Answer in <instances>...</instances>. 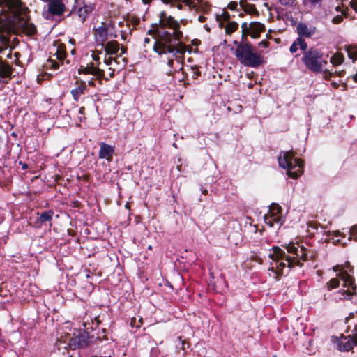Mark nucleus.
Wrapping results in <instances>:
<instances>
[{"label": "nucleus", "mask_w": 357, "mask_h": 357, "mask_svg": "<svg viewBox=\"0 0 357 357\" xmlns=\"http://www.w3.org/2000/svg\"><path fill=\"white\" fill-rule=\"evenodd\" d=\"M206 18L203 15H199L198 17V20L199 22L203 23L206 21Z\"/></svg>", "instance_id": "obj_51"}, {"label": "nucleus", "mask_w": 357, "mask_h": 357, "mask_svg": "<svg viewBox=\"0 0 357 357\" xmlns=\"http://www.w3.org/2000/svg\"><path fill=\"white\" fill-rule=\"evenodd\" d=\"M241 39L248 40L250 36L252 38H259L261 33L266 30L265 25L259 22H252L250 24L244 22L241 24Z\"/></svg>", "instance_id": "obj_8"}, {"label": "nucleus", "mask_w": 357, "mask_h": 357, "mask_svg": "<svg viewBox=\"0 0 357 357\" xmlns=\"http://www.w3.org/2000/svg\"><path fill=\"white\" fill-rule=\"evenodd\" d=\"M61 64V61H59V60L56 61V60H54L52 59H50L47 60V65L49 66L50 68H51L54 70L59 69Z\"/></svg>", "instance_id": "obj_32"}, {"label": "nucleus", "mask_w": 357, "mask_h": 357, "mask_svg": "<svg viewBox=\"0 0 357 357\" xmlns=\"http://www.w3.org/2000/svg\"><path fill=\"white\" fill-rule=\"evenodd\" d=\"M342 20H343V18L341 15H336L333 18L332 22L335 24H338L341 23L342 22Z\"/></svg>", "instance_id": "obj_38"}, {"label": "nucleus", "mask_w": 357, "mask_h": 357, "mask_svg": "<svg viewBox=\"0 0 357 357\" xmlns=\"http://www.w3.org/2000/svg\"><path fill=\"white\" fill-rule=\"evenodd\" d=\"M93 75L96 77V79L99 80L100 84H102V79L108 80V78L105 77V71L100 69L98 66L96 67Z\"/></svg>", "instance_id": "obj_26"}, {"label": "nucleus", "mask_w": 357, "mask_h": 357, "mask_svg": "<svg viewBox=\"0 0 357 357\" xmlns=\"http://www.w3.org/2000/svg\"><path fill=\"white\" fill-rule=\"evenodd\" d=\"M264 219L265 223L271 227H273L275 225L280 227L284 222L281 215L274 213L273 211H269L268 213L264 215Z\"/></svg>", "instance_id": "obj_15"}, {"label": "nucleus", "mask_w": 357, "mask_h": 357, "mask_svg": "<svg viewBox=\"0 0 357 357\" xmlns=\"http://www.w3.org/2000/svg\"><path fill=\"white\" fill-rule=\"evenodd\" d=\"M227 8L231 10H236V11H238V3L236 1H231L228 3L227 5Z\"/></svg>", "instance_id": "obj_36"}, {"label": "nucleus", "mask_w": 357, "mask_h": 357, "mask_svg": "<svg viewBox=\"0 0 357 357\" xmlns=\"http://www.w3.org/2000/svg\"><path fill=\"white\" fill-rule=\"evenodd\" d=\"M70 53L74 55L76 53V50L75 48H73L71 50H70Z\"/></svg>", "instance_id": "obj_62"}, {"label": "nucleus", "mask_w": 357, "mask_h": 357, "mask_svg": "<svg viewBox=\"0 0 357 357\" xmlns=\"http://www.w3.org/2000/svg\"><path fill=\"white\" fill-rule=\"evenodd\" d=\"M95 63L93 61L87 63L86 65L81 64L77 68L79 75H92L96 68Z\"/></svg>", "instance_id": "obj_21"}, {"label": "nucleus", "mask_w": 357, "mask_h": 357, "mask_svg": "<svg viewBox=\"0 0 357 357\" xmlns=\"http://www.w3.org/2000/svg\"><path fill=\"white\" fill-rule=\"evenodd\" d=\"M179 23H180V25L181 24H183V25H185L187 24V20H181L180 22L178 21Z\"/></svg>", "instance_id": "obj_59"}, {"label": "nucleus", "mask_w": 357, "mask_h": 357, "mask_svg": "<svg viewBox=\"0 0 357 357\" xmlns=\"http://www.w3.org/2000/svg\"><path fill=\"white\" fill-rule=\"evenodd\" d=\"M12 16L6 14V10H0V32L8 34H24L27 36H33L37 34L36 26L30 22L28 15L29 8L17 2L15 6H10Z\"/></svg>", "instance_id": "obj_3"}, {"label": "nucleus", "mask_w": 357, "mask_h": 357, "mask_svg": "<svg viewBox=\"0 0 357 357\" xmlns=\"http://www.w3.org/2000/svg\"><path fill=\"white\" fill-rule=\"evenodd\" d=\"M323 56L324 54L321 50L310 47L307 51L303 52L301 61L310 71L320 73L322 71L323 64L327 63Z\"/></svg>", "instance_id": "obj_6"}, {"label": "nucleus", "mask_w": 357, "mask_h": 357, "mask_svg": "<svg viewBox=\"0 0 357 357\" xmlns=\"http://www.w3.org/2000/svg\"><path fill=\"white\" fill-rule=\"evenodd\" d=\"M75 8H77V14L83 23L95 9V4H87L82 0H75Z\"/></svg>", "instance_id": "obj_11"}, {"label": "nucleus", "mask_w": 357, "mask_h": 357, "mask_svg": "<svg viewBox=\"0 0 357 357\" xmlns=\"http://www.w3.org/2000/svg\"><path fill=\"white\" fill-rule=\"evenodd\" d=\"M19 164L22 166V169L25 170L28 169V165L26 163L22 162V161L19 162Z\"/></svg>", "instance_id": "obj_50"}, {"label": "nucleus", "mask_w": 357, "mask_h": 357, "mask_svg": "<svg viewBox=\"0 0 357 357\" xmlns=\"http://www.w3.org/2000/svg\"><path fill=\"white\" fill-rule=\"evenodd\" d=\"M295 0H281L280 3L284 6H291Z\"/></svg>", "instance_id": "obj_42"}, {"label": "nucleus", "mask_w": 357, "mask_h": 357, "mask_svg": "<svg viewBox=\"0 0 357 357\" xmlns=\"http://www.w3.org/2000/svg\"><path fill=\"white\" fill-rule=\"evenodd\" d=\"M216 20L219 22V27L222 28L224 26V23L220 21V15H216Z\"/></svg>", "instance_id": "obj_48"}, {"label": "nucleus", "mask_w": 357, "mask_h": 357, "mask_svg": "<svg viewBox=\"0 0 357 357\" xmlns=\"http://www.w3.org/2000/svg\"><path fill=\"white\" fill-rule=\"evenodd\" d=\"M280 167L287 169V175L292 178H297L303 173V161L295 157L293 151H281L278 157Z\"/></svg>", "instance_id": "obj_5"}, {"label": "nucleus", "mask_w": 357, "mask_h": 357, "mask_svg": "<svg viewBox=\"0 0 357 357\" xmlns=\"http://www.w3.org/2000/svg\"><path fill=\"white\" fill-rule=\"evenodd\" d=\"M13 68L6 62L1 61L0 63V79L8 80V82L12 78Z\"/></svg>", "instance_id": "obj_18"}, {"label": "nucleus", "mask_w": 357, "mask_h": 357, "mask_svg": "<svg viewBox=\"0 0 357 357\" xmlns=\"http://www.w3.org/2000/svg\"><path fill=\"white\" fill-rule=\"evenodd\" d=\"M221 17L223 19L225 22H229V20L231 19V15L227 11L224 10L222 15L220 16V18Z\"/></svg>", "instance_id": "obj_37"}, {"label": "nucleus", "mask_w": 357, "mask_h": 357, "mask_svg": "<svg viewBox=\"0 0 357 357\" xmlns=\"http://www.w3.org/2000/svg\"><path fill=\"white\" fill-rule=\"evenodd\" d=\"M117 59H118V57H116V58H113L112 56H109L108 57L107 59H105V63L107 65V66H109L112 64V63L113 61H115L116 63H119L117 61Z\"/></svg>", "instance_id": "obj_39"}, {"label": "nucleus", "mask_w": 357, "mask_h": 357, "mask_svg": "<svg viewBox=\"0 0 357 357\" xmlns=\"http://www.w3.org/2000/svg\"><path fill=\"white\" fill-rule=\"evenodd\" d=\"M353 317H354V315H353V314H352V313L349 314V315L348 317H346V319H345V322H346V323H348V322H349V320L350 319H351Z\"/></svg>", "instance_id": "obj_54"}, {"label": "nucleus", "mask_w": 357, "mask_h": 357, "mask_svg": "<svg viewBox=\"0 0 357 357\" xmlns=\"http://www.w3.org/2000/svg\"><path fill=\"white\" fill-rule=\"evenodd\" d=\"M95 31L97 46L100 45L101 50H102L105 45V43L107 39L108 29L105 26H101L96 29Z\"/></svg>", "instance_id": "obj_16"}, {"label": "nucleus", "mask_w": 357, "mask_h": 357, "mask_svg": "<svg viewBox=\"0 0 357 357\" xmlns=\"http://www.w3.org/2000/svg\"><path fill=\"white\" fill-rule=\"evenodd\" d=\"M238 28V24L235 21L228 22L226 24L225 33L227 35H231L234 33Z\"/></svg>", "instance_id": "obj_24"}, {"label": "nucleus", "mask_w": 357, "mask_h": 357, "mask_svg": "<svg viewBox=\"0 0 357 357\" xmlns=\"http://www.w3.org/2000/svg\"><path fill=\"white\" fill-rule=\"evenodd\" d=\"M53 215L54 211L52 210L43 211L40 213H38L37 221L40 225L45 224L47 222H50L52 220Z\"/></svg>", "instance_id": "obj_23"}, {"label": "nucleus", "mask_w": 357, "mask_h": 357, "mask_svg": "<svg viewBox=\"0 0 357 357\" xmlns=\"http://www.w3.org/2000/svg\"><path fill=\"white\" fill-rule=\"evenodd\" d=\"M153 0H142L144 4H149Z\"/></svg>", "instance_id": "obj_57"}, {"label": "nucleus", "mask_w": 357, "mask_h": 357, "mask_svg": "<svg viewBox=\"0 0 357 357\" xmlns=\"http://www.w3.org/2000/svg\"><path fill=\"white\" fill-rule=\"evenodd\" d=\"M252 252L255 254V255L252 256L253 259L255 260L256 261L259 262V264H262L263 259L257 255V254L258 253V251L257 250L252 251Z\"/></svg>", "instance_id": "obj_40"}, {"label": "nucleus", "mask_w": 357, "mask_h": 357, "mask_svg": "<svg viewBox=\"0 0 357 357\" xmlns=\"http://www.w3.org/2000/svg\"><path fill=\"white\" fill-rule=\"evenodd\" d=\"M151 40L148 37H146L144 39V45L146 44H149L150 43Z\"/></svg>", "instance_id": "obj_56"}, {"label": "nucleus", "mask_w": 357, "mask_h": 357, "mask_svg": "<svg viewBox=\"0 0 357 357\" xmlns=\"http://www.w3.org/2000/svg\"><path fill=\"white\" fill-rule=\"evenodd\" d=\"M88 85L92 87L96 86V83L93 78H91V79L88 80Z\"/></svg>", "instance_id": "obj_49"}, {"label": "nucleus", "mask_w": 357, "mask_h": 357, "mask_svg": "<svg viewBox=\"0 0 357 357\" xmlns=\"http://www.w3.org/2000/svg\"><path fill=\"white\" fill-rule=\"evenodd\" d=\"M350 6L357 13V0H351Z\"/></svg>", "instance_id": "obj_44"}, {"label": "nucleus", "mask_w": 357, "mask_h": 357, "mask_svg": "<svg viewBox=\"0 0 357 357\" xmlns=\"http://www.w3.org/2000/svg\"><path fill=\"white\" fill-rule=\"evenodd\" d=\"M295 42L297 44L298 47L299 46V47L301 50H303L304 52L307 50V44L305 42L303 37L298 36Z\"/></svg>", "instance_id": "obj_30"}, {"label": "nucleus", "mask_w": 357, "mask_h": 357, "mask_svg": "<svg viewBox=\"0 0 357 357\" xmlns=\"http://www.w3.org/2000/svg\"><path fill=\"white\" fill-rule=\"evenodd\" d=\"M158 23H153L147 34L156 39L153 50L159 55L172 54L173 56H183L186 52L191 53L192 48L181 41L183 33L180 23L174 17L163 10L159 13Z\"/></svg>", "instance_id": "obj_1"}, {"label": "nucleus", "mask_w": 357, "mask_h": 357, "mask_svg": "<svg viewBox=\"0 0 357 357\" xmlns=\"http://www.w3.org/2000/svg\"><path fill=\"white\" fill-rule=\"evenodd\" d=\"M97 341H100V337H94L86 329L80 328L77 333H74L73 336L69 338L70 349L71 350L84 349L90 347Z\"/></svg>", "instance_id": "obj_7"}, {"label": "nucleus", "mask_w": 357, "mask_h": 357, "mask_svg": "<svg viewBox=\"0 0 357 357\" xmlns=\"http://www.w3.org/2000/svg\"><path fill=\"white\" fill-rule=\"evenodd\" d=\"M54 55L56 56L57 60L61 61V65H63L64 60L67 55L66 45L61 43H59L56 47V51Z\"/></svg>", "instance_id": "obj_22"}, {"label": "nucleus", "mask_w": 357, "mask_h": 357, "mask_svg": "<svg viewBox=\"0 0 357 357\" xmlns=\"http://www.w3.org/2000/svg\"><path fill=\"white\" fill-rule=\"evenodd\" d=\"M191 70L192 71V78L197 79L198 77L201 76V71L199 70L197 66L191 67Z\"/></svg>", "instance_id": "obj_34"}, {"label": "nucleus", "mask_w": 357, "mask_h": 357, "mask_svg": "<svg viewBox=\"0 0 357 357\" xmlns=\"http://www.w3.org/2000/svg\"><path fill=\"white\" fill-rule=\"evenodd\" d=\"M0 39H1V41L6 40V42H8L9 40L8 38H6L4 36H1Z\"/></svg>", "instance_id": "obj_60"}, {"label": "nucleus", "mask_w": 357, "mask_h": 357, "mask_svg": "<svg viewBox=\"0 0 357 357\" xmlns=\"http://www.w3.org/2000/svg\"><path fill=\"white\" fill-rule=\"evenodd\" d=\"M348 56L353 59L356 60L357 59V47L349 45L346 48Z\"/></svg>", "instance_id": "obj_29"}, {"label": "nucleus", "mask_w": 357, "mask_h": 357, "mask_svg": "<svg viewBox=\"0 0 357 357\" xmlns=\"http://www.w3.org/2000/svg\"><path fill=\"white\" fill-rule=\"evenodd\" d=\"M309 1L312 4H316V3H319V1H321V0H309Z\"/></svg>", "instance_id": "obj_58"}, {"label": "nucleus", "mask_w": 357, "mask_h": 357, "mask_svg": "<svg viewBox=\"0 0 357 357\" xmlns=\"http://www.w3.org/2000/svg\"><path fill=\"white\" fill-rule=\"evenodd\" d=\"M135 320L136 319L135 318H132V320H131V325L133 326L134 325V323L135 322Z\"/></svg>", "instance_id": "obj_64"}, {"label": "nucleus", "mask_w": 357, "mask_h": 357, "mask_svg": "<svg viewBox=\"0 0 357 357\" xmlns=\"http://www.w3.org/2000/svg\"><path fill=\"white\" fill-rule=\"evenodd\" d=\"M351 235H356L357 234V225H355V226H353L351 228Z\"/></svg>", "instance_id": "obj_46"}, {"label": "nucleus", "mask_w": 357, "mask_h": 357, "mask_svg": "<svg viewBox=\"0 0 357 357\" xmlns=\"http://www.w3.org/2000/svg\"><path fill=\"white\" fill-rule=\"evenodd\" d=\"M97 52H98V54H96L93 52L91 54V57H92V59H93V60L94 61L93 63H95V66L99 67V65L100 63V56H98V54L100 53V52L97 51Z\"/></svg>", "instance_id": "obj_35"}, {"label": "nucleus", "mask_w": 357, "mask_h": 357, "mask_svg": "<svg viewBox=\"0 0 357 357\" xmlns=\"http://www.w3.org/2000/svg\"><path fill=\"white\" fill-rule=\"evenodd\" d=\"M288 252L292 255H287L286 252L278 246L272 248L273 252L268 254V257L273 261L278 263L276 267H271L269 271L276 274V279L280 280L284 274V269L286 267L293 268L294 266L301 267L303 261L314 260L317 252L310 246H304L298 242H290L288 244L282 245Z\"/></svg>", "instance_id": "obj_2"}, {"label": "nucleus", "mask_w": 357, "mask_h": 357, "mask_svg": "<svg viewBox=\"0 0 357 357\" xmlns=\"http://www.w3.org/2000/svg\"><path fill=\"white\" fill-rule=\"evenodd\" d=\"M68 344L69 340L66 342V340H62L61 339H57L55 346L59 351H61V349L68 350L70 349Z\"/></svg>", "instance_id": "obj_28"}, {"label": "nucleus", "mask_w": 357, "mask_h": 357, "mask_svg": "<svg viewBox=\"0 0 357 357\" xmlns=\"http://www.w3.org/2000/svg\"><path fill=\"white\" fill-rule=\"evenodd\" d=\"M234 43L236 45L235 56L243 66L257 68L264 63L263 56L255 52L248 40H235Z\"/></svg>", "instance_id": "obj_4"}, {"label": "nucleus", "mask_w": 357, "mask_h": 357, "mask_svg": "<svg viewBox=\"0 0 357 357\" xmlns=\"http://www.w3.org/2000/svg\"><path fill=\"white\" fill-rule=\"evenodd\" d=\"M75 88L70 91V94L73 100L76 102L79 101L80 96L88 92L87 85L84 80L75 77Z\"/></svg>", "instance_id": "obj_12"}, {"label": "nucleus", "mask_w": 357, "mask_h": 357, "mask_svg": "<svg viewBox=\"0 0 357 357\" xmlns=\"http://www.w3.org/2000/svg\"><path fill=\"white\" fill-rule=\"evenodd\" d=\"M103 48L107 55L116 54L119 50V43L116 40H110L105 44Z\"/></svg>", "instance_id": "obj_20"}, {"label": "nucleus", "mask_w": 357, "mask_h": 357, "mask_svg": "<svg viewBox=\"0 0 357 357\" xmlns=\"http://www.w3.org/2000/svg\"><path fill=\"white\" fill-rule=\"evenodd\" d=\"M269 45H270V43L268 40H262V41H261L259 43V46H261V47H263L264 48L268 47L269 46Z\"/></svg>", "instance_id": "obj_43"}, {"label": "nucleus", "mask_w": 357, "mask_h": 357, "mask_svg": "<svg viewBox=\"0 0 357 357\" xmlns=\"http://www.w3.org/2000/svg\"><path fill=\"white\" fill-rule=\"evenodd\" d=\"M162 3L165 4H170L172 7H177L179 10L183 9V5L181 3H184L183 0H161Z\"/></svg>", "instance_id": "obj_27"}, {"label": "nucleus", "mask_w": 357, "mask_h": 357, "mask_svg": "<svg viewBox=\"0 0 357 357\" xmlns=\"http://www.w3.org/2000/svg\"><path fill=\"white\" fill-rule=\"evenodd\" d=\"M191 44H192V45H194V46L197 47V46L200 45V44H201V40H199V39L195 38V39H193V40H191Z\"/></svg>", "instance_id": "obj_45"}, {"label": "nucleus", "mask_w": 357, "mask_h": 357, "mask_svg": "<svg viewBox=\"0 0 357 357\" xmlns=\"http://www.w3.org/2000/svg\"><path fill=\"white\" fill-rule=\"evenodd\" d=\"M337 275L343 281V287H348L347 290L339 291V293L343 296L342 298H349L352 295L356 294V286L354 284V278L346 271H342Z\"/></svg>", "instance_id": "obj_10"}, {"label": "nucleus", "mask_w": 357, "mask_h": 357, "mask_svg": "<svg viewBox=\"0 0 357 357\" xmlns=\"http://www.w3.org/2000/svg\"><path fill=\"white\" fill-rule=\"evenodd\" d=\"M344 61V57L342 53H336L333 55L330 59L331 63L333 66L341 65Z\"/></svg>", "instance_id": "obj_25"}, {"label": "nucleus", "mask_w": 357, "mask_h": 357, "mask_svg": "<svg viewBox=\"0 0 357 357\" xmlns=\"http://www.w3.org/2000/svg\"><path fill=\"white\" fill-rule=\"evenodd\" d=\"M8 84V80H3L2 79H0V84Z\"/></svg>", "instance_id": "obj_61"}, {"label": "nucleus", "mask_w": 357, "mask_h": 357, "mask_svg": "<svg viewBox=\"0 0 357 357\" xmlns=\"http://www.w3.org/2000/svg\"><path fill=\"white\" fill-rule=\"evenodd\" d=\"M114 151L115 147L114 146L106 144L105 142H100L98 157L100 159H105L109 162L113 159Z\"/></svg>", "instance_id": "obj_13"}, {"label": "nucleus", "mask_w": 357, "mask_h": 357, "mask_svg": "<svg viewBox=\"0 0 357 357\" xmlns=\"http://www.w3.org/2000/svg\"><path fill=\"white\" fill-rule=\"evenodd\" d=\"M269 211H274V213L281 214V213H282V208L278 204H272V205L270 207Z\"/></svg>", "instance_id": "obj_33"}, {"label": "nucleus", "mask_w": 357, "mask_h": 357, "mask_svg": "<svg viewBox=\"0 0 357 357\" xmlns=\"http://www.w3.org/2000/svg\"><path fill=\"white\" fill-rule=\"evenodd\" d=\"M6 0H0V7H1L6 2Z\"/></svg>", "instance_id": "obj_63"}, {"label": "nucleus", "mask_w": 357, "mask_h": 357, "mask_svg": "<svg viewBox=\"0 0 357 357\" xmlns=\"http://www.w3.org/2000/svg\"><path fill=\"white\" fill-rule=\"evenodd\" d=\"M185 4L189 7L190 10H195L196 12L207 13L211 10V5L208 2L199 1L195 3L192 0H183Z\"/></svg>", "instance_id": "obj_14"}, {"label": "nucleus", "mask_w": 357, "mask_h": 357, "mask_svg": "<svg viewBox=\"0 0 357 357\" xmlns=\"http://www.w3.org/2000/svg\"><path fill=\"white\" fill-rule=\"evenodd\" d=\"M316 28L314 26L308 27L307 24L300 22L296 26V32L299 36L310 38L315 33Z\"/></svg>", "instance_id": "obj_17"}, {"label": "nucleus", "mask_w": 357, "mask_h": 357, "mask_svg": "<svg viewBox=\"0 0 357 357\" xmlns=\"http://www.w3.org/2000/svg\"><path fill=\"white\" fill-rule=\"evenodd\" d=\"M239 6L247 14L256 17L259 15V12L257 10L255 5L248 3L247 0H240Z\"/></svg>", "instance_id": "obj_19"}, {"label": "nucleus", "mask_w": 357, "mask_h": 357, "mask_svg": "<svg viewBox=\"0 0 357 357\" xmlns=\"http://www.w3.org/2000/svg\"><path fill=\"white\" fill-rule=\"evenodd\" d=\"M174 61L173 59H169L168 60V62H167V65L170 67V68H172L173 67V65H174Z\"/></svg>", "instance_id": "obj_52"}, {"label": "nucleus", "mask_w": 357, "mask_h": 357, "mask_svg": "<svg viewBox=\"0 0 357 357\" xmlns=\"http://www.w3.org/2000/svg\"><path fill=\"white\" fill-rule=\"evenodd\" d=\"M127 50H128V48H127L126 47L122 46V47H121V53L119 55H118V56H117V57H118V58H119V57H121V56H122V54H123L126 53V52H127Z\"/></svg>", "instance_id": "obj_47"}, {"label": "nucleus", "mask_w": 357, "mask_h": 357, "mask_svg": "<svg viewBox=\"0 0 357 357\" xmlns=\"http://www.w3.org/2000/svg\"><path fill=\"white\" fill-rule=\"evenodd\" d=\"M328 290L335 289L340 285V280L338 278H332L326 283Z\"/></svg>", "instance_id": "obj_31"}, {"label": "nucleus", "mask_w": 357, "mask_h": 357, "mask_svg": "<svg viewBox=\"0 0 357 357\" xmlns=\"http://www.w3.org/2000/svg\"><path fill=\"white\" fill-rule=\"evenodd\" d=\"M357 345V324H354L351 333L347 336L341 335L337 342L338 349L341 351H349Z\"/></svg>", "instance_id": "obj_9"}, {"label": "nucleus", "mask_w": 357, "mask_h": 357, "mask_svg": "<svg viewBox=\"0 0 357 357\" xmlns=\"http://www.w3.org/2000/svg\"><path fill=\"white\" fill-rule=\"evenodd\" d=\"M79 114H82V115H84L85 114V107H81L79 109Z\"/></svg>", "instance_id": "obj_53"}, {"label": "nucleus", "mask_w": 357, "mask_h": 357, "mask_svg": "<svg viewBox=\"0 0 357 357\" xmlns=\"http://www.w3.org/2000/svg\"><path fill=\"white\" fill-rule=\"evenodd\" d=\"M69 43H70L72 45H73V46H75V44H76V41H75V40L74 38H70V39L69 40Z\"/></svg>", "instance_id": "obj_55"}, {"label": "nucleus", "mask_w": 357, "mask_h": 357, "mask_svg": "<svg viewBox=\"0 0 357 357\" xmlns=\"http://www.w3.org/2000/svg\"><path fill=\"white\" fill-rule=\"evenodd\" d=\"M298 50V45L296 43V42L294 41L291 45L289 47V51L291 52V53H294L296 52H297Z\"/></svg>", "instance_id": "obj_41"}]
</instances>
